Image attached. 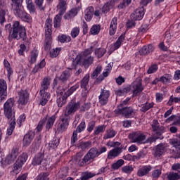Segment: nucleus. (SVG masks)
<instances>
[{
	"label": "nucleus",
	"instance_id": "4d7b16f0",
	"mask_svg": "<svg viewBox=\"0 0 180 180\" xmlns=\"http://www.w3.org/2000/svg\"><path fill=\"white\" fill-rule=\"evenodd\" d=\"M92 63H94V57L90 56L86 59H84L83 62V65L85 67V68H88V67H89V65L92 64Z\"/></svg>",
	"mask_w": 180,
	"mask_h": 180
},
{
	"label": "nucleus",
	"instance_id": "cd10ccee",
	"mask_svg": "<svg viewBox=\"0 0 180 180\" xmlns=\"http://www.w3.org/2000/svg\"><path fill=\"white\" fill-rule=\"evenodd\" d=\"M117 29V18H113L110 25V35L113 36Z\"/></svg>",
	"mask_w": 180,
	"mask_h": 180
},
{
	"label": "nucleus",
	"instance_id": "9d476101",
	"mask_svg": "<svg viewBox=\"0 0 180 180\" xmlns=\"http://www.w3.org/2000/svg\"><path fill=\"white\" fill-rule=\"evenodd\" d=\"M26 161H27V154L22 153L18 157L13 166V171L15 174H18V171H20V169H22V167L23 166V164L26 162Z\"/></svg>",
	"mask_w": 180,
	"mask_h": 180
},
{
	"label": "nucleus",
	"instance_id": "09e8293b",
	"mask_svg": "<svg viewBox=\"0 0 180 180\" xmlns=\"http://www.w3.org/2000/svg\"><path fill=\"white\" fill-rule=\"evenodd\" d=\"M58 40L60 43H70V41H71V37L66 34H62L58 37Z\"/></svg>",
	"mask_w": 180,
	"mask_h": 180
},
{
	"label": "nucleus",
	"instance_id": "58836bf2",
	"mask_svg": "<svg viewBox=\"0 0 180 180\" xmlns=\"http://www.w3.org/2000/svg\"><path fill=\"white\" fill-rule=\"evenodd\" d=\"M167 122H173L174 126H179L180 124V116L172 115L167 120Z\"/></svg>",
	"mask_w": 180,
	"mask_h": 180
},
{
	"label": "nucleus",
	"instance_id": "9b49d317",
	"mask_svg": "<svg viewBox=\"0 0 180 180\" xmlns=\"http://www.w3.org/2000/svg\"><path fill=\"white\" fill-rule=\"evenodd\" d=\"M18 155L19 149L18 148H13L11 153L6 157L4 160V165H10V164H13Z\"/></svg>",
	"mask_w": 180,
	"mask_h": 180
},
{
	"label": "nucleus",
	"instance_id": "c85d7f7f",
	"mask_svg": "<svg viewBox=\"0 0 180 180\" xmlns=\"http://www.w3.org/2000/svg\"><path fill=\"white\" fill-rule=\"evenodd\" d=\"M92 147V142L91 141H86V142H80L78 146V148L82 150V151H85L89 150Z\"/></svg>",
	"mask_w": 180,
	"mask_h": 180
},
{
	"label": "nucleus",
	"instance_id": "f8f14e48",
	"mask_svg": "<svg viewBox=\"0 0 180 180\" xmlns=\"http://www.w3.org/2000/svg\"><path fill=\"white\" fill-rule=\"evenodd\" d=\"M51 84V78L50 77H44L41 82L39 94L44 95V94H49V92H47V91H49V88H50Z\"/></svg>",
	"mask_w": 180,
	"mask_h": 180
},
{
	"label": "nucleus",
	"instance_id": "4be33fe9",
	"mask_svg": "<svg viewBox=\"0 0 180 180\" xmlns=\"http://www.w3.org/2000/svg\"><path fill=\"white\" fill-rule=\"evenodd\" d=\"M33 139H34V132L29 131L27 134L24 136V139L22 141V144L25 147H27V146H30L32 141H33Z\"/></svg>",
	"mask_w": 180,
	"mask_h": 180
},
{
	"label": "nucleus",
	"instance_id": "473e14b6",
	"mask_svg": "<svg viewBox=\"0 0 180 180\" xmlns=\"http://www.w3.org/2000/svg\"><path fill=\"white\" fill-rule=\"evenodd\" d=\"M46 67V60L43 59L39 64L34 66V68L32 70V74H36L37 72H39L42 68H44Z\"/></svg>",
	"mask_w": 180,
	"mask_h": 180
},
{
	"label": "nucleus",
	"instance_id": "052dcab7",
	"mask_svg": "<svg viewBox=\"0 0 180 180\" xmlns=\"http://www.w3.org/2000/svg\"><path fill=\"white\" fill-rule=\"evenodd\" d=\"M101 71H102V66L101 65L97 66L91 75V78H96L98 75L101 74Z\"/></svg>",
	"mask_w": 180,
	"mask_h": 180
},
{
	"label": "nucleus",
	"instance_id": "39448f33",
	"mask_svg": "<svg viewBox=\"0 0 180 180\" xmlns=\"http://www.w3.org/2000/svg\"><path fill=\"white\" fill-rule=\"evenodd\" d=\"M78 88H79V85L75 84V86L70 87V89H68L66 92H64V91H65L64 89L63 91L58 89L56 91V102L58 108H63V106H64V105L67 103V98H68V96H71V95H72V94H74V92H75V91L77 90Z\"/></svg>",
	"mask_w": 180,
	"mask_h": 180
},
{
	"label": "nucleus",
	"instance_id": "13d9d810",
	"mask_svg": "<svg viewBox=\"0 0 180 180\" xmlns=\"http://www.w3.org/2000/svg\"><path fill=\"white\" fill-rule=\"evenodd\" d=\"M85 127H86V125L85 124V121H82L79 126H77L76 130V133H82V131H84L85 130Z\"/></svg>",
	"mask_w": 180,
	"mask_h": 180
},
{
	"label": "nucleus",
	"instance_id": "7ed1b4c3",
	"mask_svg": "<svg viewBox=\"0 0 180 180\" xmlns=\"http://www.w3.org/2000/svg\"><path fill=\"white\" fill-rule=\"evenodd\" d=\"M5 29L8 32L10 39L26 40V29L20 25L19 21H14L13 25L11 23L6 25Z\"/></svg>",
	"mask_w": 180,
	"mask_h": 180
},
{
	"label": "nucleus",
	"instance_id": "bb28decb",
	"mask_svg": "<svg viewBox=\"0 0 180 180\" xmlns=\"http://www.w3.org/2000/svg\"><path fill=\"white\" fill-rule=\"evenodd\" d=\"M94 9L92 6H89L84 11V19L86 22H91L92 20V17L94 16Z\"/></svg>",
	"mask_w": 180,
	"mask_h": 180
},
{
	"label": "nucleus",
	"instance_id": "412c9836",
	"mask_svg": "<svg viewBox=\"0 0 180 180\" xmlns=\"http://www.w3.org/2000/svg\"><path fill=\"white\" fill-rule=\"evenodd\" d=\"M7 89L6 82L4 79H0V102H2V100L6 98L8 95V93H6Z\"/></svg>",
	"mask_w": 180,
	"mask_h": 180
},
{
	"label": "nucleus",
	"instance_id": "5fc2aeb1",
	"mask_svg": "<svg viewBox=\"0 0 180 180\" xmlns=\"http://www.w3.org/2000/svg\"><path fill=\"white\" fill-rule=\"evenodd\" d=\"M129 91H130V89L129 87H125L124 89L117 90L115 91V94L117 96H122V95H124V94H127V92H129Z\"/></svg>",
	"mask_w": 180,
	"mask_h": 180
},
{
	"label": "nucleus",
	"instance_id": "a18cd8bd",
	"mask_svg": "<svg viewBox=\"0 0 180 180\" xmlns=\"http://www.w3.org/2000/svg\"><path fill=\"white\" fill-rule=\"evenodd\" d=\"M124 165V160L122 159L118 160L115 163L112 164L111 168L112 169H119L120 167Z\"/></svg>",
	"mask_w": 180,
	"mask_h": 180
},
{
	"label": "nucleus",
	"instance_id": "338daca9",
	"mask_svg": "<svg viewBox=\"0 0 180 180\" xmlns=\"http://www.w3.org/2000/svg\"><path fill=\"white\" fill-rule=\"evenodd\" d=\"M72 39H75V37H77L78 36V34H79V27H74L70 33Z\"/></svg>",
	"mask_w": 180,
	"mask_h": 180
},
{
	"label": "nucleus",
	"instance_id": "bf43d9fd",
	"mask_svg": "<svg viewBox=\"0 0 180 180\" xmlns=\"http://www.w3.org/2000/svg\"><path fill=\"white\" fill-rule=\"evenodd\" d=\"M37 56H39V53H37L36 51L31 52V57L30 60V63L31 64H34V63H36V60H37Z\"/></svg>",
	"mask_w": 180,
	"mask_h": 180
},
{
	"label": "nucleus",
	"instance_id": "f03ea898",
	"mask_svg": "<svg viewBox=\"0 0 180 180\" xmlns=\"http://www.w3.org/2000/svg\"><path fill=\"white\" fill-rule=\"evenodd\" d=\"M81 108V103L71 101L68 103L64 110V117L61 119V124L58 128L59 131H65L70 125V116H72Z\"/></svg>",
	"mask_w": 180,
	"mask_h": 180
},
{
	"label": "nucleus",
	"instance_id": "4468645a",
	"mask_svg": "<svg viewBox=\"0 0 180 180\" xmlns=\"http://www.w3.org/2000/svg\"><path fill=\"white\" fill-rule=\"evenodd\" d=\"M109 96H110V91L101 89V94L98 96V102L100 105L104 106L109 102Z\"/></svg>",
	"mask_w": 180,
	"mask_h": 180
},
{
	"label": "nucleus",
	"instance_id": "a878e982",
	"mask_svg": "<svg viewBox=\"0 0 180 180\" xmlns=\"http://www.w3.org/2000/svg\"><path fill=\"white\" fill-rule=\"evenodd\" d=\"M153 169V167L150 165L143 166L138 170L137 175L139 176H144L145 175H148L150 171Z\"/></svg>",
	"mask_w": 180,
	"mask_h": 180
},
{
	"label": "nucleus",
	"instance_id": "a211bd4d",
	"mask_svg": "<svg viewBox=\"0 0 180 180\" xmlns=\"http://www.w3.org/2000/svg\"><path fill=\"white\" fill-rule=\"evenodd\" d=\"M29 102V93L26 90H21L18 92L19 105H26Z\"/></svg>",
	"mask_w": 180,
	"mask_h": 180
},
{
	"label": "nucleus",
	"instance_id": "c756f323",
	"mask_svg": "<svg viewBox=\"0 0 180 180\" xmlns=\"http://www.w3.org/2000/svg\"><path fill=\"white\" fill-rule=\"evenodd\" d=\"M6 13H8L7 8L4 7L0 8V24L1 26H4V23L6 22V18H5Z\"/></svg>",
	"mask_w": 180,
	"mask_h": 180
},
{
	"label": "nucleus",
	"instance_id": "4c0bfd02",
	"mask_svg": "<svg viewBox=\"0 0 180 180\" xmlns=\"http://www.w3.org/2000/svg\"><path fill=\"white\" fill-rule=\"evenodd\" d=\"M41 99L39 102V105L44 106L47 102H49V98H50V93H45L44 94H40Z\"/></svg>",
	"mask_w": 180,
	"mask_h": 180
},
{
	"label": "nucleus",
	"instance_id": "f257e3e1",
	"mask_svg": "<svg viewBox=\"0 0 180 180\" xmlns=\"http://www.w3.org/2000/svg\"><path fill=\"white\" fill-rule=\"evenodd\" d=\"M15 100L13 98H9L4 105V114L7 119L8 123H9V128L7 129L6 134L8 136H12L13 130H15V126H16V119L15 118Z\"/></svg>",
	"mask_w": 180,
	"mask_h": 180
},
{
	"label": "nucleus",
	"instance_id": "ea45409f",
	"mask_svg": "<svg viewBox=\"0 0 180 180\" xmlns=\"http://www.w3.org/2000/svg\"><path fill=\"white\" fill-rule=\"evenodd\" d=\"M169 180H178L180 179V171L172 172L167 176Z\"/></svg>",
	"mask_w": 180,
	"mask_h": 180
},
{
	"label": "nucleus",
	"instance_id": "a19ab883",
	"mask_svg": "<svg viewBox=\"0 0 180 180\" xmlns=\"http://www.w3.org/2000/svg\"><path fill=\"white\" fill-rule=\"evenodd\" d=\"M124 41V34H122L120 35V37L118 38L117 41L114 44V49L115 50H117L120 46H122V44Z\"/></svg>",
	"mask_w": 180,
	"mask_h": 180
},
{
	"label": "nucleus",
	"instance_id": "79ce46f5",
	"mask_svg": "<svg viewBox=\"0 0 180 180\" xmlns=\"http://www.w3.org/2000/svg\"><path fill=\"white\" fill-rule=\"evenodd\" d=\"M61 15L58 14L55 16L54 19H53V25H54V27L56 29H57V27H60V26H61Z\"/></svg>",
	"mask_w": 180,
	"mask_h": 180
},
{
	"label": "nucleus",
	"instance_id": "2f4dec72",
	"mask_svg": "<svg viewBox=\"0 0 180 180\" xmlns=\"http://www.w3.org/2000/svg\"><path fill=\"white\" fill-rule=\"evenodd\" d=\"M153 136L149 137L147 139H145L144 141V144H147V143H155V141H157V140H158V139H160V140H162V139H164V137H162V136L161 135H153Z\"/></svg>",
	"mask_w": 180,
	"mask_h": 180
},
{
	"label": "nucleus",
	"instance_id": "ddd939ff",
	"mask_svg": "<svg viewBox=\"0 0 180 180\" xmlns=\"http://www.w3.org/2000/svg\"><path fill=\"white\" fill-rule=\"evenodd\" d=\"M32 165L34 166L43 165V167H46L47 165V160L44 158V154H37L32 159Z\"/></svg>",
	"mask_w": 180,
	"mask_h": 180
},
{
	"label": "nucleus",
	"instance_id": "774afa93",
	"mask_svg": "<svg viewBox=\"0 0 180 180\" xmlns=\"http://www.w3.org/2000/svg\"><path fill=\"white\" fill-rule=\"evenodd\" d=\"M148 30V25L143 24L138 30V32L139 33H141L143 34V33H146V32H147Z\"/></svg>",
	"mask_w": 180,
	"mask_h": 180
},
{
	"label": "nucleus",
	"instance_id": "c9c22d12",
	"mask_svg": "<svg viewBox=\"0 0 180 180\" xmlns=\"http://www.w3.org/2000/svg\"><path fill=\"white\" fill-rule=\"evenodd\" d=\"M77 14H78V9L72 8V10L70 11V12L67 13L64 15V18L69 20V19H72V18L77 16Z\"/></svg>",
	"mask_w": 180,
	"mask_h": 180
},
{
	"label": "nucleus",
	"instance_id": "7c9ffc66",
	"mask_svg": "<svg viewBox=\"0 0 180 180\" xmlns=\"http://www.w3.org/2000/svg\"><path fill=\"white\" fill-rule=\"evenodd\" d=\"M89 82V74H86L80 82L81 88L84 89V91H86V89H88Z\"/></svg>",
	"mask_w": 180,
	"mask_h": 180
},
{
	"label": "nucleus",
	"instance_id": "e433bc0d",
	"mask_svg": "<svg viewBox=\"0 0 180 180\" xmlns=\"http://www.w3.org/2000/svg\"><path fill=\"white\" fill-rule=\"evenodd\" d=\"M141 108V112H146L148 110H150L152 108H154V103L146 102L144 104H142Z\"/></svg>",
	"mask_w": 180,
	"mask_h": 180
},
{
	"label": "nucleus",
	"instance_id": "2eb2a0df",
	"mask_svg": "<svg viewBox=\"0 0 180 180\" xmlns=\"http://www.w3.org/2000/svg\"><path fill=\"white\" fill-rule=\"evenodd\" d=\"M131 90L133 93V96H137L139 94H141L144 90L141 82H134L131 85Z\"/></svg>",
	"mask_w": 180,
	"mask_h": 180
},
{
	"label": "nucleus",
	"instance_id": "8fccbe9b",
	"mask_svg": "<svg viewBox=\"0 0 180 180\" xmlns=\"http://www.w3.org/2000/svg\"><path fill=\"white\" fill-rule=\"evenodd\" d=\"M171 78H172V76H171V75L166 74L160 78V81L163 84H168V82L171 81Z\"/></svg>",
	"mask_w": 180,
	"mask_h": 180
},
{
	"label": "nucleus",
	"instance_id": "6ab92c4d",
	"mask_svg": "<svg viewBox=\"0 0 180 180\" xmlns=\"http://www.w3.org/2000/svg\"><path fill=\"white\" fill-rule=\"evenodd\" d=\"M144 16V7L137 8L132 14H131V19L132 20H141Z\"/></svg>",
	"mask_w": 180,
	"mask_h": 180
},
{
	"label": "nucleus",
	"instance_id": "423d86ee",
	"mask_svg": "<svg viewBox=\"0 0 180 180\" xmlns=\"http://www.w3.org/2000/svg\"><path fill=\"white\" fill-rule=\"evenodd\" d=\"M53 20L47 18L45 22V50H50L51 49V34H53Z\"/></svg>",
	"mask_w": 180,
	"mask_h": 180
},
{
	"label": "nucleus",
	"instance_id": "603ef678",
	"mask_svg": "<svg viewBox=\"0 0 180 180\" xmlns=\"http://www.w3.org/2000/svg\"><path fill=\"white\" fill-rule=\"evenodd\" d=\"M147 155V151L142 150L138 153L136 155H134L133 158L134 160H141V158H144Z\"/></svg>",
	"mask_w": 180,
	"mask_h": 180
},
{
	"label": "nucleus",
	"instance_id": "69168bd1",
	"mask_svg": "<svg viewBox=\"0 0 180 180\" xmlns=\"http://www.w3.org/2000/svg\"><path fill=\"white\" fill-rule=\"evenodd\" d=\"M77 141H78V133L74 131L71 138L72 146H75V143H77Z\"/></svg>",
	"mask_w": 180,
	"mask_h": 180
},
{
	"label": "nucleus",
	"instance_id": "3c124183",
	"mask_svg": "<svg viewBox=\"0 0 180 180\" xmlns=\"http://www.w3.org/2000/svg\"><path fill=\"white\" fill-rule=\"evenodd\" d=\"M60 51H61V48H56L52 49L50 51V57H51V58H56V57H58V54H60Z\"/></svg>",
	"mask_w": 180,
	"mask_h": 180
},
{
	"label": "nucleus",
	"instance_id": "c03bdc74",
	"mask_svg": "<svg viewBox=\"0 0 180 180\" xmlns=\"http://www.w3.org/2000/svg\"><path fill=\"white\" fill-rule=\"evenodd\" d=\"M174 103H180V97H174V96H171L167 102L168 106H172Z\"/></svg>",
	"mask_w": 180,
	"mask_h": 180
},
{
	"label": "nucleus",
	"instance_id": "1a4fd4ad",
	"mask_svg": "<svg viewBox=\"0 0 180 180\" xmlns=\"http://www.w3.org/2000/svg\"><path fill=\"white\" fill-rule=\"evenodd\" d=\"M115 115H122L126 119H129L134 116V110L131 107H117L115 110Z\"/></svg>",
	"mask_w": 180,
	"mask_h": 180
},
{
	"label": "nucleus",
	"instance_id": "e2e57ef3",
	"mask_svg": "<svg viewBox=\"0 0 180 180\" xmlns=\"http://www.w3.org/2000/svg\"><path fill=\"white\" fill-rule=\"evenodd\" d=\"M4 65L5 68H6L8 75H12V72H13V71H12V68H11V63H9L7 60H4Z\"/></svg>",
	"mask_w": 180,
	"mask_h": 180
},
{
	"label": "nucleus",
	"instance_id": "f3484780",
	"mask_svg": "<svg viewBox=\"0 0 180 180\" xmlns=\"http://www.w3.org/2000/svg\"><path fill=\"white\" fill-rule=\"evenodd\" d=\"M168 150V145L167 144H159L157 146L156 149L154 153V157L155 158H160L162 154L167 153Z\"/></svg>",
	"mask_w": 180,
	"mask_h": 180
},
{
	"label": "nucleus",
	"instance_id": "6e6d98bb",
	"mask_svg": "<svg viewBox=\"0 0 180 180\" xmlns=\"http://www.w3.org/2000/svg\"><path fill=\"white\" fill-rule=\"evenodd\" d=\"M156 71H158V65H151L147 70V74H154Z\"/></svg>",
	"mask_w": 180,
	"mask_h": 180
},
{
	"label": "nucleus",
	"instance_id": "dca6fc26",
	"mask_svg": "<svg viewBox=\"0 0 180 180\" xmlns=\"http://www.w3.org/2000/svg\"><path fill=\"white\" fill-rule=\"evenodd\" d=\"M153 136H161L164 133V127L160 126L158 120H154L152 122Z\"/></svg>",
	"mask_w": 180,
	"mask_h": 180
},
{
	"label": "nucleus",
	"instance_id": "5701e85b",
	"mask_svg": "<svg viewBox=\"0 0 180 180\" xmlns=\"http://www.w3.org/2000/svg\"><path fill=\"white\" fill-rule=\"evenodd\" d=\"M67 1L68 0H59V4L57 6L58 15L63 16V15L65 13V11H67Z\"/></svg>",
	"mask_w": 180,
	"mask_h": 180
},
{
	"label": "nucleus",
	"instance_id": "864d4df0",
	"mask_svg": "<svg viewBox=\"0 0 180 180\" xmlns=\"http://www.w3.org/2000/svg\"><path fill=\"white\" fill-rule=\"evenodd\" d=\"M105 130H106V126L105 125L96 127L94 131V134H96V136H98V134H101V133H104Z\"/></svg>",
	"mask_w": 180,
	"mask_h": 180
},
{
	"label": "nucleus",
	"instance_id": "37998d69",
	"mask_svg": "<svg viewBox=\"0 0 180 180\" xmlns=\"http://www.w3.org/2000/svg\"><path fill=\"white\" fill-rule=\"evenodd\" d=\"M106 53V49L105 48H99L95 49V54L98 58H101Z\"/></svg>",
	"mask_w": 180,
	"mask_h": 180
},
{
	"label": "nucleus",
	"instance_id": "0eeeda50",
	"mask_svg": "<svg viewBox=\"0 0 180 180\" xmlns=\"http://www.w3.org/2000/svg\"><path fill=\"white\" fill-rule=\"evenodd\" d=\"M99 157V150L96 147H93L89 149L88 153L84 156L82 161L78 162L79 167H84V165H88L91 164V161H94L95 158Z\"/></svg>",
	"mask_w": 180,
	"mask_h": 180
},
{
	"label": "nucleus",
	"instance_id": "20e7f679",
	"mask_svg": "<svg viewBox=\"0 0 180 180\" xmlns=\"http://www.w3.org/2000/svg\"><path fill=\"white\" fill-rule=\"evenodd\" d=\"M11 11L15 16L22 19L23 22H27L30 23L32 22V16L29 15L23 7H22V4L23 0H11Z\"/></svg>",
	"mask_w": 180,
	"mask_h": 180
},
{
	"label": "nucleus",
	"instance_id": "6e6552de",
	"mask_svg": "<svg viewBox=\"0 0 180 180\" xmlns=\"http://www.w3.org/2000/svg\"><path fill=\"white\" fill-rule=\"evenodd\" d=\"M129 139L131 143L144 144L147 136L141 131H136L129 134Z\"/></svg>",
	"mask_w": 180,
	"mask_h": 180
},
{
	"label": "nucleus",
	"instance_id": "49530a36",
	"mask_svg": "<svg viewBox=\"0 0 180 180\" xmlns=\"http://www.w3.org/2000/svg\"><path fill=\"white\" fill-rule=\"evenodd\" d=\"M59 144H60V139H58L57 138H54L49 143V148H57V147H58Z\"/></svg>",
	"mask_w": 180,
	"mask_h": 180
},
{
	"label": "nucleus",
	"instance_id": "aec40b11",
	"mask_svg": "<svg viewBox=\"0 0 180 180\" xmlns=\"http://www.w3.org/2000/svg\"><path fill=\"white\" fill-rule=\"evenodd\" d=\"M123 152V148L120 147H115V148L110 150L108 153L107 158L108 160H113L116 157H119L120 153Z\"/></svg>",
	"mask_w": 180,
	"mask_h": 180
},
{
	"label": "nucleus",
	"instance_id": "393cba45",
	"mask_svg": "<svg viewBox=\"0 0 180 180\" xmlns=\"http://www.w3.org/2000/svg\"><path fill=\"white\" fill-rule=\"evenodd\" d=\"M155 48L153 44H149L148 46H143L140 50H139V54L140 56H147L150 54V53H153L154 51V49Z\"/></svg>",
	"mask_w": 180,
	"mask_h": 180
},
{
	"label": "nucleus",
	"instance_id": "0e129e2a",
	"mask_svg": "<svg viewBox=\"0 0 180 180\" xmlns=\"http://www.w3.org/2000/svg\"><path fill=\"white\" fill-rule=\"evenodd\" d=\"M122 171L124 174H131L133 172V167L131 165L124 166L122 168Z\"/></svg>",
	"mask_w": 180,
	"mask_h": 180
},
{
	"label": "nucleus",
	"instance_id": "b1692460",
	"mask_svg": "<svg viewBox=\"0 0 180 180\" xmlns=\"http://www.w3.org/2000/svg\"><path fill=\"white\" fill-rule=\"evenodd\" d=\"M72 74V69H67L65 71H63L60 76L59 77L60 81H62L63 84H65L68 79L71 77V75Z\"/></svg>",
	"mask_w": 180,
	"mask_h": 180
},
{
	"label": "nucleus",
	"instance_id": "72a5a7b5",
	"mask_svg": "<svg viewBox=\"0 0 180 180\" xmlns=\"http://www.w3.org/2000/svg\"><path fill=\"white\" fill-rule=\"evenodd\" d=\"M117 134V132L115 129H110L106 131L105 134L103 136L104 140H108V139H113L115 136Z\"/></svg>",
	"mask_w": 180,
	"mask_h": 180
},
{
	"label": "nucleus",
	"instance_id": "f704fd0d",
	"mask_svg": "<svg viewBox=\"0 0 180 180\" xmlns=\"http://www.w3.org/2000/svg\"><path fill=\"white\" fill-rule=\"evenodd\" d=\"M56 119L57 117H56V115H52L46 120V129H47V130H50V128L53 127L54 125V122H56Z\"/></svg>",
	"mask_w": 180,
	"mask_h": 180
},
{
	"label": "nucleus",
	"instance_id": "680f3d73",
	"mask_svg": "<svg viewBox=\"0 0 180 180\" xmlns=\"http://www.w3.org/2000/svg\"><path fill=\"white\" fill-rule=\"evenodd\" d=\"M131 4V0H123L122 2L119 4L118 8L119 9H124L126 6H129Z\"/></svg>",
	"mask_w": 180,
	"mask_h": 180
},
{
	"label": "nucleus",
	"instance_id": "de8ad7c7",
	"mask_svg": "<svg viewBox=\"0 0 180 180\" xmlns=\"http://www.w3.org/2000/svg\"><path fill=\"white\" fill-rule=\"evenodd\" d=\"M101 32V25H94L91 27L90 30L91 34L96 35Z\"/></svg>",
	"mask_w": 180,
	"mask_h": 180
}]
</instances>
